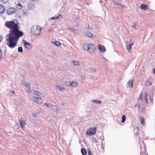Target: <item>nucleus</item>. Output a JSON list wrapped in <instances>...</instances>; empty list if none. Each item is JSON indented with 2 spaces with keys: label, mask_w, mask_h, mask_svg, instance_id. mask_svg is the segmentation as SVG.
<instances>
[{
  "label": "nucleus",
  "mask_w": 155,
  "mask_h": 155,
  "mask_svg": "<svg viewBox=\"0 0 155 155\" xmlns=\"http://www.w3.org/2000/svg\"><path fill=\"white\" fill-rule=\"evenodd\" d=\"M18 24V21L15 19L7 21L5 23V25L10 29L9 34L6 36L8 37L6 39L8 42L7 45L11 48H13L16 45L19 38L24 35L23 32L19 30Z\"/></svg>",
  "instance_id": "nucleus-1"
},
{
  "label": "nucleus",
  "mask_w": 155,
  "mask_h": 155,
  "mask_svg": "<svg viewBox=\"0 0 155 155\" xmlns=\"http://www.w3.org/2000/svg\"><path fill=\"white\" fill-rule=\"evenodd\" d=\"M41 28L38 26H35L31 29V32L35 36L38 35H40Z\"/></svg>",
  "instance_id": "nucleus-2"
},
{
  "label": "nucleus",
  "mask_w": 155,
  "mask_h": 155,
  "mask_svg": "<svg viewBox=\"0 0 155 155\" xmlns=\"http://www.w3.org/2000/svg\"><path fill=\"white\" fill-rule=\"evenodd\" d=\"M97 128L96 127L89 128L87 130L86 132L87 135H92L96 133Z\"/></svg>",
  "instance_id": "nucleus-3"
},
{
  "label": "nucleus",
  "mask_w": 155,
  "mask_h": 155,
  "mask_svg": "<svg viewBox=\"0 0 155 155\" xmlns=\"http://www.w3.org/2000/svg\"><path fill=\"white\" fill-rule=\"evenodd\" d=\"M78 83L76 81H70L66 82L65 83V85L68 86H71L74 87L78 86Z\"/></svg>",
  "instance_id": "nucleus-4"
},
{
  "label": "nucleus",
  "mask_w": 155,
  "mask_h": 155,
  "mask_svg": "<svg viewBox=\"0 0 155 155\" xmlns=\"http://www.w3.org/2000/svg\"><path fill=\"white\" fill-rule=\"evenodd\" d=\"M22 42L24 45V47L28 50H30L32 48V45L30 43H28L25 40H23Z\"/></svg>",
  "instance_id": "nucleus-5"
},
{
  "label": "nucleus",
  "mask_w": 155,
  "mask_h": 155,
  "mask_svg": "<svg viewBox=\"0 0 155 155\" xmlns=\"http://www.w3.org/2000/svg\"><path fill=\"white\" fill-rule=\"evenodd\" d=\"M15 9L14 8L10 7L7 10V14L8 15H11L14 14L15 12Z\"/></svg>",
  "instance_id": "nucleus-6"
},
{
  "label": "nucleus",
  "mask_w": 155,
  "mask_h": 155,
  "mask_svg": "<svg viewBox=\"0 0 155 155\" xmlns=\"http://www.w3.org/2000/svg\"><path fill=\"white\" fill-rule=\"evenodd\" d=\"M89 49L88 51L91 53H93L95 50L94 45L92 44H90Z\"/></svg>",
  "instance_id": "nucleus-7"
},
{
  "label": "nucleus",
  "mask_w": 155,
  "mask_h": 155,
  "mask_svg": "<svg viewBox=\"0 0 155 155\" xmlns=\"http://www.w3.org/2000/svg\"><path fill=\"white\" fill-rule=\"evenodd\" d=\"M34 100L38 104H41L42 102V99L40 97H34Z\"/></svg>",
  "instance_id": "nucleus-8"
},
{
  "label": "nucleus",
  "mask_w": 155,
  "mask_h": 155,
  "mask_svg": "<svg viewBox=\"0 0 155 155\" xmlns=\"http://www.w3.org/2000/svg\"><path fill=\"white\" fill-rule=\"evenodd\" d=\"M6 9L5 6L0 4V14H3L5 12Z\"/></svg>",
  "instance_id": "nucleus-9"
},
{
  "label": "nucleus",
  "mask_w": 155,
  "mask_h": 155,
  "mask_svg": "<svg viewBox=\"0 0 155 155\" xmlns=\"http://www.w3.org/2000/svg\"><path fill=\"white\" fill-rule=\"evenodd\" d=\"M133 45L134 44L133 42H132L130 44L127 45L126 48L129 52H130L131 51L132 47Z\"/></svg>",
  "instance_id": "nucleus-10"
},
{
  "label": "nucleus",
  "mask_w": 155,
  "mask_h": 155,
  "mask_svg": "<svg viewBox=\"0 0 155 155\" xmlns=\"http://www.w3.org/2000/svg\"><path fill=\"white\" fill-rule=\"evenodd\" d=\"M98 46V49L101 52H104L106 51V48L104 46L101 45H99Z\"/></svg>",
  "instance_id": "nucleus-11"
},
{
  "label": "nucleus",
  "mask_w": 155,
  "mask_h": 155,
  "mask_svg": "<svg viewBox=\"0 0 155 155\" xmlns=\"http://www.w3.org/2000/svg\"><path fill=\"white\" fill-rule=\"evenodd\" d=\"M134 81V80H131L129 81L127 83V85L128 86L131 88L133 87Z\"/></svg>",
  "instance_id": "nucleus-12"
},
{
  "label": "nucleus",
  "mask_w": 155,
  "mask_h": 155,
  "mask_svg": "<svg viewBox=\"0 0 155 155\" xmlns=\"http://www.w3.org/2000/svg\"><path fill=\"white\" fill-rule=\"evenodd\" d=\"M84 34L89 38H92L94 36L89 31L85 32Z\"/></svg>",
  "instance_id": "nucleus-13"
},
{
  "label": "nucleus",
  "mask_w": 155,
  "mask_h": 155,
  "mask_svg": "<svg viewBox=\"0 0 155 155\" xmlns=\"http://www.w3.org/2000/svg\"><path fill=\"white\" fill-rule=\"evenodd\" d=\"M148 7V6L147 5L144 4H142L140 6V8L144 10H146Z\"/></svg>",
  "instance_id": "nucleus-14"
},
{
  "label": "nucleus",
  "mask_w": 155,
  "mask_h": 155,
  "mask_svg": "<svg viewBox=\"0 0 155 155\" xmlns=\"http://www.w3.org/2000/svg\"><path fill=\"white\" fill-rule=\"evenodd\" d=\"M90 44L88 43H86L84 45V49L86 51H88L89 49Z\"/></svg>",
  "instance_id": "nucleus-15"
},
{
  "label": "nucleus",
  "mask_w": 155,
  "mask_h": 155,
  "mask_svg": "<svg viewBox=\"0 0 155 155\" xmlns=\"http://www.w3.org/2000/svg\"><path fill=\"white\" fill-rule=\"evenodd\" d=\"M68 28L69 30L73 32L74 33H78V31L77 30L74 29L73 28L70 27H68Z\"/></svg>",
  "instance_id": "nucleus-16"
},
{
  "label": "nucleus",
  "mask_w": 155,
  "mask_h": 155,
  "mask_svg": "<svg viewBox=\"0 0 155 155\" xmlns=\"http://www.w3.org/2000/svg\"><path fill=\"white\" fill-rule=\"evenodd\" d=\"M19 124L20 127L21 128L24 127L25 124V121L21 120H20Z\"/></svg>",
  "instance_id": "nucleus-17"
},
{
  "label": "nucleus",
  "mask_w": 155,
  "mask_h": 155,
  "mask_svg": "<svg viewBox=\"0 0 155 155\" xmlns=\"http://www.w3.org/2000/svg\"><path fill=\"white\" fill-rule=\"evenodd\" d=\"M34 7V5L31 4H29L28 5V9L29 10H33Z\"/></svg>",
  "instance_id": "nucleus-18"
},
{
  "label": "nucleus",
  "mask_w": 155,
  "mask_h": 155,
  "mask_svg": "<svg viewBox=\"0 0 155 155\" xmlns=\"http://www.w3.org/2000/svg\"><path fill=\"white\" fill-rule=\"evenodd\" d=\"M56 88L61 91H64L65 90V88L64 87H61L59 86H57L56 87Z\"/></svg>",
  "instance_id": "nucleus-19"
},
{
  "label": "nucleus",
  "mask_w": 155,
  "mask_h": 155,
  "mask_svg": "<svg viewBox=\"0 0 155 155\" xmlns=\"http://www.w3.org/2000/svg\"><path fill=\"white\" fill-rule=\"evenodd\" d=\"M61 15H59L58 16H54L51 18L50 19L51 20H56L57 19L59 18H60L61 17Z\"/></svg>",
  "instance_id": "nucleus-20"
},
{
  "label": "nucleus",
  "mask_w": 155,
  "mask_h": 155,
  "mask_svg": "<svg viewBox=\"0 0 155 155\" xmlns=\"http://www.w3.org/2000/svg\"><path fill=\"white\" fill-rule=\"evenodd\" d=\"M81 152L83 155H86L87 154L86 150L84 148H82L81 150Z\"/></svg>",
  "instance_id": "nucleus-21"
},
{
  "label": "nucleus",
  "mask_w": 155,
  "mask_h": 155,
  "mask_svg": "<svg viewBox=\"0 0 155 155\" xmlns=\"http://www.w3.org/2000/svg\"><path fill=\"white\" fill-rule=\"evenodd\" d=\"M140 122L141 124L143 125L144 124V119L142 117H141L140 118Z\"/></svg>",
  "instance_id": "nucleus-22"
},
{
  "label": "nucleus",
  "mask_w": 155,
  "mask_h": 155,
  "mask_svg": "<svg viewBox=\"0 0 155 155\" xmlns=\"http://www.w3.org/2000/svg\"><path fill=\"white\" fill-rule=\"evenodd\" d=\"M9 0H0V2L3 4H5L8 3Z\"/></svg>",
  "instance_id": "nucleus-23"
},
{
  "label": "nucleus",
  "mask_w": 155,
  "mask_h": 155,
  "mask_svg": "<svg viewBox=\"0 0 155 155\" xmlns=\"http://www.w3.org/2000/svg\"><path fill=\"white\" fill-rule=\"evenodd\" d=\"M32 93L33 94L38 96H40V95L41 94V93L40 92H39L37 91H33Z\"/></svg>",
  "instance_id": "nucleus-24"
},
{
  "label": "nucleus",
  "mask_w": 155,
  "mask_h": 155,
  "mask_svg": "<svg viewBox=\"0 0 155 155\" xmlns=\"http://www.w3.org/2000/svg\"><path fill=\"white\" fill-rule=\"evenodd\" d=\"M91 102L97 104H101L102 102L101 101L97 100H92Z\"/></svg>",
  "instance_id": "nucleus-25"
},
{
  "label": "nucleus",
  "mask_w": 155,
  "mask_h": 155,
  "mask_svg": "<svg viewBox=\"0 0 155 155\" xmlns=\"http://www.w3.org/2000/svg\"><path fill=\"white\" fill-rule=\"evenodd\" d=\"M85 28L89 29L90 30H91L92 29V27H90L89 25L88 24H86L85 25Z\"/></svg>",
  "instance_id": "nucleus-26"
},
{
  "label": "nucleus",
  "mask_w": 155,
  "mask_h": 155,
  "mask_svg": "<svg viewBox=\"0 0 155 155\" xmlns=\"http://www.w3.org/2000/svg\"><path fill=\"white\" fill-rule=\"evenodd\" d=\"M121 119H122L121 122L122 123H124L126 120V117L124 115H123L121 117Z\"/></svg>",
  "instance_id": "nucleus-27"
},
{
  "label": "nucleus",
  "mask_w": 155,
  "mask_h": 155,
  "mask_svg": "<svg viewBox=\"0 0 155 155\" xmlns=\"http://www.w3.org/2000/svg\"><path fill=\"white\" fill-rule=\"evenodd\" d=\"M54 45L57 46H59L61 44V43L59 41H56L54 42Z\"/></svg>",
  "instance_id": "nucleus-28"
},
{
  "label": "nucleus",
  "mask_w": 155,
  "mask_h": 155,
  "mask_svg": "<svg viewBox=\"0 0 155 155\" xmlns=\"http://www.w3.org/2000/svg\"><path fill=\"white\" fill-rule=\"evenodd\" d=\"M18 51L19 52L22 53L23 52V50L22 48L21 47H19L18 48Z\"/></svg>",
  "instance_id": "nucleus-29"
},
{
  "label": "nucleus",
  "mask_w": 155,
  "mask_h": 155,
  "mask_svg": "<svg viewBox=\"0 0 155 155\" xmlns=\"http://www.w3.org/2000/svg\"><path fill=\"white\" fill-rule=\"evenodd\" d=\"M45 106H46L48 107H51L52 106V105L51 104H48L47 103H45L44 104Z\"/></svg>",
  "instance_id": "nucleus-30"
},
{
  "label": "nucleus",
  "mask_w": 155,
  "mask_h": 155,
  "mask_svg": "<svg viewBox=\"0 0 155 155\" xmlns=\"http://www.w3.org/2000/svg\"><path fill=\"white\" fill-rule=\"evenodd\" d=\"M72 64L74 66H78L79 65L77 61H72Z\"/></svg>",
  "instance_id": "nucleus-31"
},
{
  "label": "nucleus",
  "mask_w": 155,
  "mask_h": 155,
  "mask_svg": "<svg viewBox=\"0 0 155 155\" xmlns=\"http://www.w3.org/2000/svg\"><path fill=\"white\" fill-rule=\"evenodd\" d=\"M24 85L25 86L27 87L28 88H30V84H28L27 82H25L24 84Z\"/></svg>",
  "instance_id": "nucleus-32"
},
{
  "label": "nucleus",
  "mask_w": 155,
  "mask_h": 155,
  "mask_svg": "<svg viewBox=\"0 0 155 155\" xmlns=\"http://www.w3.org/2000/svg\"><path fill=\"white\" fill-rule=\"evenodd\" d=\"M144 98V99H147V98H148V94L146 92L145 93Z\"/></svg>",
  "instance_id": "nucleus-33"
},
{
  "label": "nucleus",
  "mask_w": 155,
  "mask_h": 155,
  "mask_svg": "<svg viewBox=\"0 0 155 155\" xmlns=\"http://www.w3.org/2000/svg\"><path fill=\"white\" fill-rule=\"evenodd\" d=\"M88 155H92V154L91 153V152L89 150H88Z\"/></svg>",
  "instance_id": "nucleus-34"
},
{
  "label": "nucleus",
  "mask_w": 155,
  "mask_h": 155,
  "mask_svg": "<svg viewBox=\"0 0 155 155\" xmlns=\"http://www.w3.org/2000/svg\"><path fill=\"white\" fill-rule=\"evenodd\" d=\"M2 51L1 50V49H0V59L2 58Z\"/></svg>",
  "instance_id": "nucleus-35"
},
{
  "label": "nucleus",
  "mask_w": 155,
  "mask_h": 155,
  "mask_svg": "<svg viewBox=\"0 0 155 155\" xmlns=\"http://www.w3.org/2000/svg\"><path fill=\"white\" fill-rule=\"evenodd\" d=\"M142 95H140V97H139V99H138V100H139V99H140L141 100H143V97H142Z\"/></svg>",
  "instance_id": "nucleus-36"
},
{
  "label": "nucleus",
  "mask_w": 155,
  "mask_h": 155,
  "mask_svg": "<svg viewBox=\"0 0 155 155\" xmlns=\"http://www.w3.org/2000/svg\"><path fill=\"white\" fill-rule=\"evenodd\" d=\"M137 106H138V109L139 110L140 107V104L139 103H138L137 104Z\"/></svg>",
  "instance_id": "nucleus-37"
},
{
  "label": "nucleus",
  "mask_w": 155,
  "mask_h": 155,
  "mask_svg": "<svg viewBox=\"0 0 155 155\" xmlns=\"http://www.w3.org/2000/svg\"><path fill=\"white\" fill-rule=\"evenodd\" d=\"M122 8H124L125 7V6L124 5L121 4L120 5Z\"/></svg>",
  "instance_id": "nucleus-38"
},
{
  "label": "nucleus",
  "mask_w": 155,
  "mask_h": 155,
  "mask_svg": "<svg viewBox=\"0 0 155 155\" xmlns=\"http://www.w3.org/2000/svg\"><path fill=\"white\" fill-rule=\"evenodd\" d=\"M135 26H136V25L135 24V23H134V25H131V26L133 28H134L135 27Z\"/></svg>",
  "instance_id": "nucleus-39"
},
{
  "label": "nucleus",
  "mask_w": 155,
  "mask_h": 155,
  "mask_svg": "<svg viewBox=\"0 0 155 155\" xmlns=\"http://www.w3.org/2000/svg\"><path fill=\"white\" fill-rule=\"evenodd\" d=\"M32 115L35 118L37 117V115L36 114H32Z\"/></svg>",
  "instance_id": "nucleus-40"
},
{
  "label": "nucleus",
  "mask_w": 155,
  "mask_h": 155,
  "mask_svg": "<svg viewBox=\"0 0 155 155\" xmlns=\"http://www.w3.org/2000/svg\"><path fill=\"white\" fill-rule=\"evenodd\" d=\"M27 92L28 93H30L31 92V90L30 89H29L27 90Z\"/></svg>",
  "instance_id": "nucleus-41"
},
{
  "label": "nucleus",
  "mask_w": 155,
  "mask_h": 155,
  "mask_svg": "<svg viewBox=\"0 0 155 155\" xmlns=\"http://www.w3.org/2000/svg\"><path fill=\"white\" fill-rule=\"evenodd\" d=\"M40 113V111H38V110H37V111H36L35 112V113L36 114H39Z\"/></svg>",
  "instance_id": "nucleus-42"
},
{
  "label": "nucleus",
  "mask_w": 155,
  "mask_h": 155,
  "mask_svg": "<svg viewBox=\"0 0 155 155\" xmlns=\"http://www.w3.org/2000/svg\"><path fill=\"white\" fill-rule=\"evenodd\" d=\"M2 37L1 35H0V43L2 41Z\"/></svg>",
  "instance_id": "nucleus-43"
},
{
  "label": "nucleus",
  "mask_w": 155,
  "mask_h": 155,
  "mask_svg": "<svg viewBox=\"0 0 155 155\" xmlns=\"http://www.w3.org/2000/svg\"><path fill=\"white\" fill-rule=\"evenodd\" d=\"M150 100L151 101V102L152 103L153 101V99L151 97H150Z\"/></svg>",
  "instance_id": "nucleus-44"
},
{
  "label": "nucleus",
  "mask_w": 155,
  "mask_h": 155,
  "mask_svg": "<svg viewBox=\"0 0 155 155\" xmlns=\"http://www.w3.org/2000/svg\"><path fill=\"white\" fill-rule=\"evenodd\" d=\"M116 4L117 5H120V4H121V3H119V2H117L116 3Z\"/></svg>",
  "instance_id": "nucleus-45"
},
{
  "label": "nucleus",
  "mask_w": 155,
  "mask_h": 155,
  "mask_svg": "<svg viewBox=\"0 0 155 155\" xmlns=\"http://www.w3.org/2000/svg\"><path fill=\"white\" fill-rule=\"evenodd\" d=\"M10 93L13 94H15V92L14 91H12L10 92Z\"/></svg>",
  "instance_id": "nucleus-46"
},
{
  "label": "nucleus",
  "mask_w": 155,
  "mask_h": 155,
  "mask_svg": "<svg viewBox=\"0 0 155 155\" xmlns=\"http://www.w3.org/2000/svg\"><path fill=\"white\" fill-rule=\"evenodd\" d=\"M147 98H147V99H145V100L146 102L147 103V101H148V99H147Z\"/></svg>",
  "instance_id": "nucleus-47"
},
{
  "label": "nucleus",
  "mask_w": 155,
  "mask_h": 155,
  "mask_svg": "<svg viewBox=\"0 0 155 155\" xmlns=\"http://www.w3.org/2000/svg\"><path fill=\"white\" fill-rule=\"evenodd\" d=\"M56 111L58 112L59 111V109L58 108H57L56 109Z\"/></svg>",
  "instance_id": "nucleus-48"
},
{
  "label": "nucleus",
  "mask_w": 155,
  "mask_h": 155,
  "mask_svg": "<svg viewBox=\"0 0 155 155\" xmlns=\"http://www.w3.org/2000/svg\"><path fill=\"white\" fill-rule=\"evenodd\" d=\"M152 84V83L151 82H149V84L150 86Z\"/></svg>",
  "instance_id": "nucleus-49"
},
{
  "label": "nucleus",
  "mask_w": 155,
  "mask_h": 155,
  "mask_svg": "<svg viewBox=\"0 0 155 155\" xmlns=\"http://www.w3.org/2000/svg\"><path fill=\"white\" fill-rule=\"evenodd\" d=\"M153 73L155 74V68H154L153 70Z\"/></svg>",
  "instance_id": "nucleus-50"
},
{
  "label": "nucleus",
  "mask_w": 155,
  "mask_h": 155,
  "mask_svg": "<svg viewBox=\"0 0 155 155\" xmlns=\"http://www.w3.org/2000/svg\"><path fill=\"white\" fill-rule=\"evenodd\" d=\"M97 71L96 69H94L93 70V72L95 73Z\"/></svg>",
  "instance_id": "nucleus-51"
},
{
  "label": "nucleus",
  "mask_w": 155,
  "mask_h": 155,
  "mask_svg": "<svg viewBox=\"0 0 155 155\" xmlns=\"http://www.w3.org/2000/svg\"><path fill=\"white\" fill-rule=\"evenodd\" d=\"M18 5H19V6H20L21 7H22V5L20 4H18Z\"/></svg>",
  "instance_id": "nucleus-52"
},
{
  "label": "nucleus",
  "mask_w": 155,
  "mask_h": 155,
  "mask_svg": "<svg viewBox=\"0 0 155 155\" xmlns=\"http://www.w3.org/2000/svg\"><path fill=\"white\" fill-rule=\"evenodd\" d=\"M61 105H63V106H64V103L63 102H62L61 103Z\"/></svg>",
  "instance_id": "nucleus-53"
},
{
  "label": "nucleus",
  "mask_w": 155,
  "mask_h": 155,
  "mask_svg": "<svg viewBox=\"0 0 155 155\" xmlns=\"http://www.w3.org/2000/svg\"><path fill=\"white\" fill-rule=\"evenodd\" d=\"M21 0L22 1L24 2V1H26L27 0Z\"/></svg>",
  "instance_id": "nucleus-54"
},
{
  "label": "nucleus",
  "mask_w": 155,
  "mask_h": 155,
  "mask_svg": "<svg viewBox=\"0 0 155 155\" xmlns=\"http://www.w3.org/2000/svg\"><path fill=\"white\" fill-rule=\"evenodd\" d=\"M140 95H142V92H141V93H140Z\"/></svg>",
  "instance_id": "nucleus-55"
},
{
  "label": "nucleus",
  "mask_w": 155,
  "mask_h": 155,
  "mask_svg": "<svg viewBox=\"0 0 155 155\" xmlns=\"http://www.w3.org/2000/svg\"><path fill=\"white\" fill-rule=\"evenodd\" d=\"M137 106V105H136L135 106V107H136Z\"/></svg>",
  "instance_id": "nucleus-56"
},
{
  "label": "nucleus",
  "mask_w": 155,
  "mask_h": 155,
  "mask_svg": "<svg viewBox=\"0 0 155 155\" xmlns=\"http://www.w3.org/2000/svg\"><path fill=\"white\" fill-rule=\"evenodd\" d=\"M32 1H34L35 0H31Z\"/></svg>",
  "instance_id": "nucleus-57"
},
{
  "label": "nucleus",
  "mask_w": 155,
  "mask_h": 155,
  "mask_svg": "<svg viewBox=\"0 0 155 155\" xmlns=\"http://www.w3.org/2000/svg\"><path fill=\"white\" fill-rule=\"evenodd\" d=\"M51 31V30H49V31Z\"/></svg>",
  "instance_id": "nucleus-58"
}]
</instances>
